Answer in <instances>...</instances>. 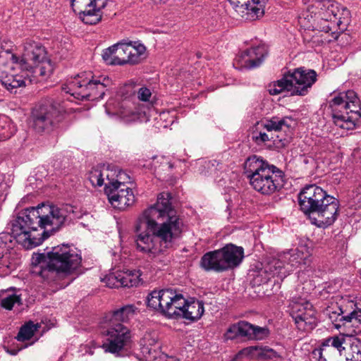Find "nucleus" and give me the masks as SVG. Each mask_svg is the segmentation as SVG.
Returning a JSON list of instances; mask_svg holds the SVG:
<instances>
[{
  "label": "nucleus",
  "mask_w": 361,
  "mask_h": 361,
  "mask_svg": "<svg viewBox=\"0 0 361 361\" xmlns=\"http://www.w3.org/2000/svg\"><path fill=\"white\" fill-rule=\"evenodd\" d=\"M154 361H180V360L173 357H169L166 354L161 353Z\"/></svg>",
  "instance_id": "de8ad7c7"
},
{
  "label": "nucleus",
  "mask_w": 361,
  "mask_h": 361,
  "mask_svg": "<svg viewBox=\"0 0 361 361\" xmlns=\"http://www.w3.org/2000/svg\"><path fill=\"white\" fill-rule=\"evenodd\" d=\"M289 307L290 315L299 330L309 331L316 327L318 322L317 313L313 305L307 299L293 297Z\"/></svg>",
  "instance_id": "9b49d317"
},
{
  "label": "nucleus",
  "mask_w": 361,
  "mask_h": 361,
  "mask_svg": "<svg viewBox=\"0 0 361 361\" xmlns=\"http://www.w3.org/2000/svg\"><path fill=\"white\" fill-rule=\"evenodd\" d=\"M104 62L108 65H118L119 61L117 57V50L116 44L104 49L102 54Z\"/></svg>",
  "instance_id": "a19ab883"
},
{
  "label": "nucleus",
  "mask_w": 361,
  "mask_h": 361,
  "mask_svg": "<svg viewBox=\"0 0 361 361\" xmlns=\"http://www.w3.org/2000/svg\"><path fill=\"white\" fill-rule=\"evenodd\" d=\"M278 353L267 346H250L240 350L235 358L246 357L247 359H272L278 357Z\"/></svg>",
  "instance_id": "a878e982"
},
{
  "label": "nucleus",
  "mask_w": 361,
  "mask_h": 361,
  "mask_svg": "<svg viewBox=\"0 0 361 361\" xmlns=\"http://www.w3.org/2000/svg\"><path fill=\"white\" fill-rule=\"evenodd\" d=\"M302 255V254L296 250H290L279 253V259L283 262V264L286 267L291 269V271L294 268L298 267L303 262Z\"/></svg>",
  "instance_id": "7c9ffc66"
},
{
  "label": "nucleus",
  "mask_w": 361,
  "mask_h": 361,
  "mask_svg": "<svg viewBox=\"0 0 361 361\" xmlns=\"http://www.w3.org/2000/svg\"><path fill=\"white\" fill-rule=\"evenodd\" d=\"M13 133V126L6 121V118L0 119V140L8 139Z\"/></svg>",
  "instance_id": "a18cd8bd"
},
{
  "label": "nucleus",
  "mask_w": 361,
  "mask_h": 361,
  "mask_svg": "<svg viewBox=\"0 0 361 361\" xmlns=\"http://www.w3.org/2000/svg\"><path fill=\"white\" fill-rule=\"evenodd\" d=\"M35 343V341H32L29 344H25L23 346L20 347L18 350H11L9 351L10 354L13 355H15L17 354V353L21 349H23V348H27L28 346L32 345L33 343Z\"/></svg>",
  "instance_id": "8fccbe9b"
},
{
  "label": "nucleus",
  "mask_w": 361,
  "mask_h": 361,
  "mask_svg": "<svg viewBox=\"0 0 361 361\" xmlns=\"http://www.w3.org/2000/svg\"><path fill=\"white\" fill-rule=\"evenodd\" d=\"M173 296L169 305L171 310H169L166 314V317L169 318L181 317L188 302L180 293L173 291Z\"/></svg>",
  "instance_id": "2f4dec72"
},
{
  "label": "nucleus",
  "mask_w": 361,
  "mask_h": 361,
  "mask_svg": "<svg viewBox=\"0 0 361 361\" xmlns=\"http://www.w3.org/2000/svg\"><path fill=\"white\" fill-rule=\"evenodd\" d=\"M336 308L343 314L342 318H345V322L361 324V302H358L357 298H342Z\"/></svg>",
  "instance_id": "412c9836"
},
{
  "label": "nucleus",
  "mask_w": 361,
  "mask_h": 361,
  "mask_svg": "<svg viewBox=\"0 0 361 361\" xmlns=\"http://www.w3.org/2000/svg\"><path fill=\"white\" fill-rule=\"evenodd\" d=\"M59 111L51 105H42L33 112V126L38 131L49 130L59 121Z\"/></svg>",
  "instance_id": "dca6fc26"
},
{
  "label": "nucleus",
  "mask_w": 361,
  "mask_h": 361,
  "mask_svg": "<svg viewBox=\"0 0 361 361\" xmlns=\"http://www.w3.org/2000/svg\"><path fill=\"white\" fill-rule=\"evenodd\" d=\"M171 195L161 192L157 202L145 209L135 226L139 252L155 257L170 247L183 230V222L171 202Z\"/></svg>",
  "instance_id": "f03ea898"
},
{
  "label": "nucleus",
  "mask_w": 361,
  "mask_h": 361,
  "mask_svg": "<svg viewBox=\"0 0 361 361\" xmlns=\"http://www.w3.org/2000/svg\"><path fill=\"white\" fill-rule=\"evenodd\" d=\"M310 9L314 13L317 29L322 32H329L336 27L344 29L350 20V11L333 0H322Z\"/></svg>",
  "instance_id": "9d476101"
},
{
  "label": "nucleus",
  "mask_w": 361,
  "mask_h": 361,
  "mask_svg": "<svg viewBox=\"0 0 361 361\" xmlns=\"http://www.w3.org/2000/svg\"><path fill=\"white\" fill-rule=\"evenodd\" d=\"M249 328L248 322H239L229 326L225 334V338L229 340H233L238 336L245 337L247 328Z\"/></svg>",
  "instance_id": "e433bc0d"
},
{
  "label": "nucleus",
  "mask_w": 361,
  "mask_h": 361,
  "mask_svg": "<svg viewBox=\"0 0 361 361\" xmlns=\"http://www.w3.org/2000/svg\"><path fill=\"white\" fill-rule=\"evenodd\" d=\"M183 312L182 317L190 321L197 320L204 312V303L197 300L188 301Z\"/></svg>",
  "instance_id": "c756f323"
},
{
  "label": "nucleus",
  "mask_w": 361,
  "mask_h": 361,
  "mask_svg": "<svg viewBox=\"0 0 361 361\" xmlns=\"http://www.w3.org/2000/svg\"><path fill=\"white\" fill-rule=\"evenodd\" d=\"M298 201L301 210L318 227H327L338 217L339 201L316 185L305 186L299 193Z\"/></svg>",
  "instance_id": "39448f33"
},
{
  "label": "nucleus",
  "mask_w": 361,
  "mask_h": 361,
  "mask_svg": "<svg viewBox=\"0 0 361 361\" xmlns=\"http://www.w3.org/2000/svg\"><path fill=\"white\" fill-rule=\"evenodd\" d=\"M151 90L145 87H142L137 92V97L140 100L143 102H148L151 97Z\"/></svg>",
  "instance_id": "49530a36"
},
{
  "label": "nucleus",
  "mask_w": 361,
  "mask_h": 361,
  "mask_svg": "<svg viewBox=\"0 0 361 361\" xmlns=\"http://www.w3.org/2000/svg\"><path fill=\"white\" fill-rule=\"evenodd\" d=\"M82 2H85V1H83ZM80 5H84L85 6V4L84 3H82V4H76L74 6L72 5V6L73 7V10H75V7H77L78 9H80V7H79Z\"/></svg>",
  "instance_id": "3c124183"
},
{
  "label": "nucleus",
  "mask_w": 361,
  "mask_h": 361,
  "mask_svg": "<svg viewBox=\"0 0 361 361\" xmlns=\"http://www.w3.org/2000/svg\"><path fill=\"white\" fill-rule=\"evenodd\" d=\"M22 304L20 295H18L15 288L2 290L0 291V306L6 310H11L16 305Z\"/></svg>",
  "instance_id": "c85d7f7f"
},
{
  "label": "nucleus",
  "mask_w": 361,
  "mask_h": 361,
  "mask_svg": "<svg viewBox=\"0 0 361 361\" xmlns=\"http://www.w3.org/2000/svg\"><path fill=\"white\" fill-rule=\"evenodd\" d=\"M245 20L252 21L264 15L266 0H228Z\"/></svg>",
  "instance_id": "2eb2a0df"
},
{
  "label": "nucleus",
  "mask_w": 361,
  "mask_h": 361,
  "mask_svg": "<svg viewBox=\"0 0 361 361\" xmlns=\"http://www.w3.org/2000/svg\"><path fill=\"white\" fill-rule=\"evenodd\" d=\"M216 161H205L204 164H206L207 167L209 169V173H212L213 172H214V171L216 170V168H215V163Z\"/></svg>",
  "instance_id": "09e8293b"
},
{
  "label": "nucleus",
  "mask_w": 361,
  "mask_h": 361,
  "mask_svg": "<svg viewBox=\"0 0 361 361\" xmlns=\"http://www.w3.org/2000/svg\"><path fill=\"white\" fill-rule=\"evenodd\" d=\"M112 84L111 79L106 75L82 72L71 78L63 90L78 99L94 101L102 99Z\"/></svg>",
  "instance_id": "6e6552de"
},
{
  "label": "nucleus",
  "mask_w": 361,
  "mask_h": 361,
  "mask_svg": "<svg viewBox=\"0 0 361 361\" xmlns=\"http://www.w3.org/2000/svg\"><path fill=\"white\" fill-rule=\"evenodd\" d=\"M167 164H169V168H171V169H172V168H173V164H171V163H169V162H168Z\"/></svg>",
  "instance_id": "603ef678"
},
{
  "label": "nucleus",
  "mask_w": 361,
  "mask_h": 361,
  "mask_svg": "<svg viewBox=\"0 0 361 361\" xmlns=\"http://www.w3.org/2000/svg\"><path fill=\"white\" fill-rule=\"evenodd\" d=\"M267 55V49L263 44L252 47L239 55L236 61L242 68L252 69L259 66Z\"/></svg>",
  "instance_id": "6ab92c4d"
},
{
  "label": "nucleus",
  "mask_w": 361,
  "mask_h": 361,
  "mask_svg": "<svg viewBox=\"0 0 361 361\" xmlns=\"http://www.w3.org/2000/svg\"><path fill=\"white\" fill-rule=\"evenodd\" d=\"M40 325L37 324H34L32 322H28L23 325L16 338L18 341H26L30 340L35 335V333L38 331Z\"/></svg>",
  "instance_id": "c9c22d12"
},
{
  "label": "nucleus",
  "mask_w": 361,
  "mask_h": 361,
  "mask_svg": "<svg viewBox=\"0 0 361 361\" xmlns=\"http://www.w3.org/2000/svg\"><path fill=\"white\" fill-rule=\"evenodd\" d=\"M137 307L133 305H128L122 307L114 313V318L116 320H121L122 322H128L133 318L136 314Z\"/></svg>",
  "instance_id": "58836bf2"
},
{
  "label": "nucleus",
  "mask_w": 361,
  "mask_h": 361,
  "mask_svg": "<svg viewBox=\"0 0 361 361\" xmlns=\"http://www.w3.org/2000/svg\"><path fill=\"white\" fill-rule=\"evenodd\" d=\"M140 351L146 361H154L162 353L156 333H146L140 341Z\"/></svg>",
  "instance_id": "4be33fe9"
},
{
  "label": "nucleus",
  "mask_w": 361,
  "mask_h": 361,
  "mask_svg": "<svg viewBox=\"0 0 361 361\" xmlns=\"http://www.w3.org/2000/svg\"><path fill=\"white\" fill-rule=\"evenodd\" d=\"M327 314L330 320L334 324V326L336 329L341 328L342 325L345 324V318H342L343 314H341V311L336 310H334V308H329L327 310Z\"/></svg>",
  "instance_id": "c03bdc74"
},
{
  "label": "nucleus",
  "mask_w": 361,
  "mask_h": 361,
  "mask_svg": "<svg viewBox=\"0 0 361 361\" xmlns=\"http://www.w3.org/2000/svg\"><path fill=\"white\" fill-rule=\"evenodd\" d=\"M117 57L118 58L119 66L129 64L128 61V43L118 42L116 44Z\"/></svg>",
  "instance_id": "37998d69"
},
{
  "label": "nucleus",
  "mask_w": 361,
  "mask_h": 361,
  "mask_svg": "<svg viewBox=\"0 0 361 361\" xmlns=\"http://www.w3.org/2000/svg\"><path fill=\"white\" fill-rule=\"evenodd\" d=\"M121 287L137 286L141 283L140 272L139 270L120 271Z\"/></svg>",
  "instance_id": "72a5a7b5"
},
{
  "label": "nucleus",
  "mask_w": 361,
  "mask_h": 361,
  "mask_svg": "<svg viewBox=\"0 0 361 361\" xmlns=\"http://www.w3.org/2000/svg\"><path fill=\"white\" fill-rule=\"evenodd\" d=\"M83 0H73V6L82 4ZM85 9L80 10V18L83 23L94 25L102 19V8L106 6V0H85Z\"/></svg>",
  "instance_id": "f3484780"
},
{
  "label": "nucleus",
  "mask_w": 361,
  "mask_h": 361,
  "mask_svg": "<svg viewBox=\"0 0 361 361\" xmlns=\"http://www.w3.org/2000/svg\"><path fill=\"white\" fill-rule=\"evenodd\" d=\"M248 326L245 337L249 339L262 340L269 335V330L267 328L254 326L250 323Z\"/></svg>",
  "instance_id": "ea45409f"
},
{
  "label": "nucleus",
  "mask_w": 361,
  "mask_h": 361,
  "mask_svg": "<svg viewBox=\"0 0 361 361\" xmlns=\"http://www.w3.org/2000/svg\"><path fill=\"white\" fill-rule=\"evenodd\" d=\"M243 169L250 185L262 195H271L283 186V172L259 157L253 155L248 157Z\"/></svg>",
  "instance_id": "423d86ee"
},
{
  "label": "nucleus",
  "mask_w": 361,
  "mask_h": 361,
  "mask_svg": "<svg viewBox=\"0 0 361 361\" xmlns=\"http://www.w3.org/2000/svg\"><path fill=\"white\" fill-rule=\"evenodd\" d=\"M344 361H361V340L351 337L349 340V348L346 350Z\"/></svg>",
  "instance_id": "f704fd0d"
},
{
  "label": "nucleus",
  "mask_w": 361,
  "mask_h": 361,
  "mask_svg": "<svg viewBox=\"0 0 361 361\" xmlns=\"http://www.w3.org/2000/svg\"><path fill=\"white\" fill-rule=\"evenodd\" d=\"M104 192L111 204L121 210L133 205L135 201L131 188H116L111 186L105 188Z\"/></svg>",
  "instance_id": "a211bd4d"
},
{
  "label": "nucleus",
  "mask_w": 361,
  "mask_h": 361,
  "mask_svg": "<svg viewBox=\"0 0 361 361\" xmlns=\"http://www.w3.org/2000/svg\"><path fill=\"white\" fill-rule=\"evenodd\" d=\"M361 191V188H357V192H360Z\"/></svg>",
  "instance_id": "5fc2aeb1"
},
{
  "label": "nucleus",
  "mask_w": 361,
  "mask_h": 361,
  "mask_svg": "<svg viewBox=\"0 0 361 361\" xmlns=\"http://www.w3.org/2000/svg\"><path fill=\"white\" fill-rule=\"evenodd\" d=\"M142 113L143 112L140 110H133V108L127 103L122 104L121 109L118 111L121 118L126 123H130L139 120Z\"/></svg>",
  "instance_id": "4c0bfd02"
},
{
  "label": "nucleus",
  "mask_w": 361,
  "mask_h": 361,
  "mask_svg": "<svg viewBox=\"0 0 361 361\" xmlns=\"http://www.w3.org/2000/svg\"><path fill=\"white\" fill-rule=\"evenodd\" d=\"M262 272L265 274L263 282H267L271 278L274 277H277L279 279L282 281L290 274V272H291V269L286 267L285 265L283 264V262L279 259L278 254L276 257L271 259L264 266Z\"/></svg>",
  "instance_id": "b1692460"
},
{
  "label": "nucleus",
  "mask_w": 361,
  "mask_h": 361,
  "mask_svg": "<svg viewBox=\"0 0 361 361\" xmlns=\"http://www.w3.org/2000/svg\"><path fill=\"white\" fill-rule=\"evenodd\" d=\"M221 249L205 253L201 258L200 264L206 271L221 272L226 270Z\"/></svg>",
  "instance_id": "5701e85b"
},
{
  "label": "nucleus",
  "mask_w": 361,
  "mask_h": 361,
  "mask_svg": "<svg viewBox=\"0 0 361 361\" xmlns=\"http://www.w3.org/2000/svg\"><path fill=\"white\" fill-rule=\"evenodd\" d=\"M6 51L1 52V53L0 54V57H1V56H2L5 54V52H6Z\"/></svg>",
  "instance_id": "864d4df0"
},
{
  "label": "nucleus",
  "mask_w": 361,
  "mask_h": 361,
  "mask_svg": "<svg viewBox=\"0 0 361 361\" xmlns=\"http://www.w3.org/2000/svg\"><path fill=\"white\" fill-rule=\"evenodd\" d=\"M221 250L226 270L238 267L244 258V250L242 247L227 244Z\"/></svg>",
  "instance_id": "393cba45"
},
{
  "label": "nucleus",
  "mask_w": 361,
  "mask_h": 361,
  "mask_svg": "<svg viewBox=\"0 0 361 361\" xmlns=\"http://www.w3.org/2000/svg\"><path fill=\"white\" fill-rule=\"evenodd\" d=\"M128 47L129 64L140 63L147 58V48L143 44L139 42H129Z\"/></svg>",
  "instance_id": "cd10ccee"
},
{
  "label": "nucleus",
  "mask_w": 361,
  "mask_h": 361,
  "mask_svg": "<svg viewBox=\"0 0 361 361\" xmlns=\"http://www.w3.org/2000/svg\"><path fill=\"white\" fill-rule=\"evenodd\" d=\"M317 74L315 71L300 67L288 71L283 77L269 85L271 95L286 92L290 96H305L316 82Z\"/></svg>",
  "instance_id": "1a4fd4ad"
},
{
  "label": "nucleus",
  "mask_w": 361,
  "mask_h": 361,
  "mask_svg": "<svg viewBox=\"0 0 361 361\" xmlns=\"http://www.w3.org/2000/svg\"><path fill=\"white\" fill-rule=\"evenodd\" d=\"M80 252L67 245L54 247L43 253H33L31 259V273L47 281L67 276L81 264Z\"/></svg>",
  "instance_id": "20e7f679"
},
{
  "label": "nucleus",
  "mask_w": 361,
  "mask_h": 361,
  "mask_svg": "<svg viewBox=\"0 0 361 361\" xmlns=\"http://www.w3.org/2000/svg\"><path fill=\"white\" fill-rule=\"evenodd\" d=\"M53 70L45 48L31 39L25 40L20 59L8 51L0 57V82L11 92L16 93V89L25 87L27 82L35 81L32 78L49 77Z\"/></svg>",
  "instance_id": "7ed1b4c3"
},
{
  "label": "nucleus",
  "mask_w": 361,
  "mask_h": 361,
  "mask_svg": "<svg viewBox=\"0 0 361 361\" xmlns=\"http://www.w3.org/2000/svg\"><path fill=\"white\" fill-rule=\"evenodd\" d=\"M83 213L65 204H42L21 212L12 225L11 233H0V259L13 249L15 241L27 250L39 245L67 221L80 219Z\"/></svg>",
  "instance_id": "f257e3e1"
},
{
  "label": "nucleus",
  "mask_w": 361,
  "mask_h": 361,
  "mask_svg": "<svg viewBox=\"0 0 361 361\" xmlns=\"http://www.w3.org/2000/svg\"><path fill=\"white\" fill-rule=\"evenodd\" d=\"M115 174V172L109 167H95L92 168L88 173V179L91 184L96 186L105 185L106 182L109 181V178H111Z\"/></svg>",
  "instance_id": "bb28decb"
},
{
  "label": "nucleus",
  "mask_w": 361,
  "mask_h": 361,
  "mask_svg": "<svg viewBox=\"0 0 361 361\" xmlns=\"http://www.w3.org/2000/svg\"><path fill=\"white\" fill-rule=\"evenodd\" d=\"M344 338L340 336L330 337L322 343L320 348L312 351V357L318 361H344L341 352Z\"/></svg>",
  "instance_id": "4468645a"
},
{
  "label": "nucleus",
  "mask_w": 361,
  "mask_h": 361,
  "mask_svg": "<svg viewBox=\"0 0 361 361\" xmlns=\"http://www.w3.org/2000/svg\"><path fill=\"white\" fill-rule=\"evenodd\" d=\"M120 276V271L109 272L102 278L101 281L109 288H117L122 286V283H121L119 279Z\"/></svg>",
  "instance_id": "79ce46f5"
},
{
  "label": "nucleus",
  "mask_w": 361,
  "mask_h": 361,
  "mask_svg": "<svg viewBox=\"0 0 361 361\" xmlns=\"http://www.w3.org/2000/svg\"><path fill=\"white\" fill-rule=\"evenodd\" d=\"M294 123L290 117H272L270 119L262 120L257 123L252 132V139L258 145L266 143L274 139L272 132H278L285 128H289Z\"/></svg>",
  "instance_id": "f8f14e48"
},
{
  "label": "nucleus",
  "mask_w": 361,
  "mask_h": 361,
  "mask_svg": "<svg viewBox=\"0 0 361 361\" xmlns=\"http://www.w3.org/2000/svg\"><path fill=\"white\" fill-rule=\"evenodd\" d=\"M107 341L102 345L105 352L118 353L130 339L129 329L121 323L112 324L107 330Z\"/></svg>",
  "instance_id": "ddd939ff"
},
{
  "label": "nucleus",
  "mask_w": 361,
  "mask_h": 361,
  "mask_svg": "<svg viewBox=\"0 0 361 361\" xmlns=\"http://www.w3.org/2000/svg\"><path fill=\"white\" fill-rule=\"evenodd\" d=\"M334 125L342 132L341 136L354 129L355 123L361 117L360 100L353 90L338 92L329 103Z\"/></svg>",
  "instance_id": "0eeeda50"
},
{
  "label": "nucleus",
  "mask_w": 361,
  "mask_h": 361,
  "mask_svg": "<svg viewBox=\"0 0 361 361\" xmlns=\"http://www.w3.org/2000/svg\"><path fill=\"white\" fill-rule=\"evenodd\" d=\"M173 297V290L171 289L153 290L147 296V306L166 316L167 312L171 310L169 305Z\"/></svg>",
  "instance_id": "aec40b11"
},
{
  "label": "nucleus",
  "mask_w": 361,
  "mask_h": 361,
  "mask_svg": "<svg viewBox=\"0 0 361 361\" xmlns=\"http://www.w3.org/2000/svg\"><path fill=\"white\" fill-rule=\"evenodd\" d=\"M115 174L111 178H109V181L105 183V188L111 186L118 188H130L128 185L130 183V176L123 171L118 169H111Z\"/></svg>",
  "instance_id": "473e14b6"
}]
</instances>
